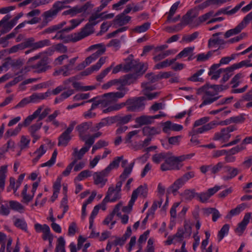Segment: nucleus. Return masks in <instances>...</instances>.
<instances>
[{
  "label": "nucleus",
  "mask_w": 252,
  "mask_h": 252,
  "mask_svg": "<svg viewBox=\"0 0 252 252\" xmlns=\"http://www.w3.org/2000/svg\"><path fill=\"white\" fill-rule=\"evenodd\" d=\"M177 52L175 49L168 50L158 52V60H162L171 55H173Z\"/></svg>",
  "instance_id": "59"
},
{
  "label": "nucleus",
  "mask_w": 252,
  "mask_h": 252,
  "mask_svg": "<svg viewBox=\"0 0 252 252\" xmlns=\"http://www.w3.org/2000/svg\"><path fill=\"white\" fill-rule=\"evenodd\" d=\"M234 70V68L232 66L223 69V72L224 73L222 79L220 82L221 83H224L226 82L233 75V72Z\"/></svg>",
  "instance_id": "43"
},
{
  "label": "nucleus",
  "mask_w": 252,
  "mask_h": 252,
  "mask_svg": "<svg viewBox=\"0 0 252 252\" xmlns=\"http://www.w3.org/2000/svg\"><path fill=\"white\" fill-rule=\"evenodd\" d=\"M71 70L65 65L63 66L60 69L54 72L55 75H58L59 74H62L63 76H67L70 74L69 71Z\"/></svg>",
  "instance_id": "62"
},
{
  "label": "nucleus",
  "mask_w": 252,
  "mask_h": 252,
  "mask_svg": "<svg viewBox=\"0 0 252 252\" xmlns=\"http://www.w3.org/2000/svg\"><path fill=\"white\" fill-rule=\"evenodd\" d=\"M122 181L117 183L116 187L111 186L109 187L105 196L106 200L108 199L110 202H114L121 198V188Z\"/></svg>",
  "instance_id": "8"
},
{
  "label": "nucleus",
  "mask_w": 252,
  "mask_h": 252,
  "mask_svg": "<svg viewBox=\"0 0 252 252\" xmlns=\"http://www.w3.org/2000/svg\"><path fill=\"white\" fill-rule=\"evenodd\" d=\"M229 229V225L228 224H224L221 229L219 231L218 237L219 241H220L228 232Z\"/></svg>",
  "instance_id": "57"
},
{
  "label": "nucleus",
  "mask_w": 252,
  "mask_h": 252,
  "mask_svg": "<svg viewBox=\"0 0 252 252\" xmlns=\"http://www.w3.org/2000/svg\"><path fill=\"white\" fill-rule=\"evenodd\" d=\"M193 155V154L176 157L169 152L160 153L158 154V163L163 160L164 161L160 165V169L163 171L179 170L183 166L181 162L186 159L190 158Z\"/></svg>",
  "instance_id": "1"
},
{
  "label": "nucleus",
  "mask_w": 252,
  "mask_h": 252,
  "mask_svg": "<svg viewBox=\"0 0 252 252\" xmlns=\"http://www.w3.org/2000/svg\"><path fill=\"white\" fill-rule=\"evenodd\" d=\"M183 27L181 23L172 27H167L165 28V30L169 33H173L180 31Z\"/></svg>",
  "instance_id": "63"
},
{
  "label": "nucleus",
  "mask_w": 252,
  "mask_h": 252,
  "mask_svg": "<svg viewBox=\"0 0 252 252\" xmlns=\"http://www.w3.org/2000/svg\"><path fill=\"white\" fill-rule=\"evenodd\" d=\"M225 165V164L222 162H219L216 164L211 165V174L216 175L220 171H222V173Z\"/></svg>",
  "instance_id": "36"
},
{
  "label": "nucleus",
  "mask_w": 252,
  "mask_h": 252,
  "mask_svg": "<svg viewBox=\"0 0 252 252\" xmlns=\"http://www.w3.org/2000/svg\"><path fill=\"white\" fill-rule=\"evenodd\" d=\"M106 169L99 172H96L93 174L94 184L99 185L100 188L103 187L107 182V177L109 174Z\"/></svg>",
  "instance_id": "12"
},
{
  "label": "nucleus",
  "mask_w": 252,
  "mask_h": 252,
  "mask_svg": "<svg viewBox=\"0 0 252 252\" xmlns=\"http://www.w3.org/2000/svg\"><path fill=\"white\" fill-rule=\"evenodd\" d=\"M198 32H195L191 34L184 35L182 38L181 42H185L186 43L190 42L197 38L199 35Z\"/></svg>",
  "instance_id": "52"
},
{
  "label": "nucleus",
  "mask_w": 252,
  "mask_h": 252,
  "mask_svg": "<svg viewBox=\"0 0 252 252\" xmlns=\"http://www.w3.org/2000/svg\"><path fill=\"white\" fill-rule=\"evenodd\" d=\"M126 90L123 92L120 91L116 92H111L104 94L103 95V99L101 100V104L104 107L109 108L110 106L115 104L119 99L122 98L125 96Z\"/></svg>",
  "instance_id": "7"
},
{
  "label": "nucleus",
  "mask_w": 252,
  "mask_h": 252,
  "mask_svg": "<svg viewBox=\"0 0 252 252\" xmlns=\"http://www.w3.org/2000/svg\"><path fill=\"white\" fill-rule=\"evenodd\" d=\"M230 6H228L225 8H221L216 13H214V17L219 16L221 14H224L227 15H232L234 14L233 9L229 10Z\"/></svg>",
  "instance_id": "60"
},
{
  "label": "nucleus",
  "mask_w": 252,
  "mask_h": 252,
  "mask_svg": "<svg viewBox=\"0 0 252 252\" xmlns=\"http://www.w3.org/2000/svg\"><path fill=\"white\" fill-rule=\"evenodd\" d=\"M252 20V11L246 15L243 20L235 28L228 30L224 34L225 38L239 33L249 22Z\"/></svg>",
  "instance_id": "9"
},
{
  "label": "nucleus",
  "mask_w": 252,
  "mask_h": 252,
  "mask_svg": "<svg viewBox=\"0 0 252 252\" xmlns=\"http://www.w3.org/2000/svg\"><path fill=\"white\" fill-rule=\"evenodd\" d=\"M57 154H58V151H57V149H55L52 154V157H51L50 159L48 161H47V162L41 164V167H45V166L51 167L52 166H53L56 162Z\"/></svg>",
  "instance_id": "53"
},
{
  "label": "nucleus",
  "mask_w": 252,
  "mask_h": 252,
  "mask_svg": "<svg viewBox=\"0 0 252 252\" xmlns=\"http://www.w3.org/2000/svg\"><path fill=\"white\" fill-rule=\"evenodd\" d=\"M212 17H214V12L213 11H210L209 12L200 16L198 18L196 19V23L195 24V25L198 26L201 23L207 21Z\"/></svg>",
  "instance_id": "35"
},
{
  "label": "nucleus",
  "mask_w": 252,
  "mask_h": 252,
  "mask_svg": "<svg viewBox=\"0 0 252 252\" xmlns=\"http://www.w3.org/2000/svg\"><path fill=\"white\" fill-rule=\"evenodd\" d=\"M202 93H203L202 97L203 101L199 106L200 108L202 107L204 105L212 104L218 100L221 96L217 94L215 91L214 90L213 85L206 84L198 89L197 94H200Z\"/></svg>",
  "instance_id": "4"
},
{
  "label": "nucleus",
  "mask_w": 252,
  "mask_h": 252,
  "mask_svg": "<svg viewBox=\"0 0 252 252\" xmlns=\"http://www.w3.org/2000/svg\"><path fill=\"white\" fill-rule=\"evenodd\" d=\"M222 32H218L215 33H214L212 35L211 38H210L208 40V47L209 48H212L215 46L216 45H219L220 47L221 46L224 45L226 42L219 37V35H222Z\"/></svg>",
  "instance_id": "18"
},
{
  "label": "nucleus",
  "mask_w": 252,
  "mask_h": 252,
  "mask_svg": "<svg viewBox=\"0 0 252 252\" xmlns=\"http://www.w3.org/2000/svg\"><path fill=\"white\" fill-rule=\"evenodd\" d=\"M92 175V171L89 170H85L81 171L75 178L74 182L82 181L85 178Z\"/></svg>",
  "instance_id": "50"
},
{
  "label": "nucleus",
  "mask_w": 252,
  "mask_h": 252,
  "mask_svg": "<svg viewBox=\"0 0 252 252\" xmlns=\"http://www.w3.org/2000/svg\"><path fill=\"white\" fill-rule=\"evenodd\" d=\"M57 15V14L52 10V8L44 12L42 15L43 17V21L42 22L41 25L39 26V27L40 28H42L46 26L48 23L55 18Z\"/></svg>",
  "instance_id": "20"
},
{
  "label": "nucleus",
  "mask_w": 252,
  "mask_h": 252,
  "mask_svg": "<svg viewBox=\"0 0 252 252\" xmlns=\"http://www.w3.org/2000/svg\"><path fill=\"white\" fill-rule=\"evenodd\" d=\"M137 78V75L136 74H129L124 76V77L117 79L118 87L116 89L120 91L121 92H124L126 90L125 95H126L129 89L126 87V86L130 85L133 83Z\"/></svg>",
  "instance_id": "10"
},
{
  "label": "nucleus",
  "mask_w": 252,
  "mask_h": 252,
  "mask_svg": "<svg viewBox=\"0 0 252 252\" xmlns=\"http://www.w3.org/2000/svg\"><path fill=\"white\" fill-rule=\"evenodd\" d=\"M30 139L26 136L22 135L21 137L19 146L21 150L28 148L30 143Z\"/></svg>",
  "instance_id": "55"
},
{
  "label": "nucleus",
  "mask_w": 252,
  "mask_h": 252,
  "mask_svg": "<svg viewBox=\"0 0 252 252\" xmlns=\"http://www.w3.org/2000/svg\"><path fill=\"white\" fill-rule=\"evenodd\" d=\"M71 133L65 130L59 137L58 144L59 146L65 147L68 144L71 139L70 134Z\"/></svg>",
  "instance_id": "28"
},
{
  "label": "nucleus",
  "mask_w": 252,
  "mask_h": 252,
  "mask_svg": "<svg viewBox=\"0 0 252 252\" xmlns=\"http://www.w3.org/2000/svg\"><path fill=\"white\" fill-rule=\"evenodd\" d=\"M51 92L47 91L45 93H34L30 96L32 102L35 103L46 99L51 95Z\"/></svg>",
  "instance_id": "30"
},
{
  "label": "nucleus",
  "mask_w": 252,
  "mask_h": 252,
  "mask_svg": "<svg viewBox=\"0 0 252 252\" xmlns=\"http://www.w3.org/2000/svg\"><path fill=\"white\" fill-rule=\"evenodd\" d=\"M184 230L182 228L179 229L177 232L173 236H169L165 241L167 245H171L172 243L180 242L183 240Z\"/></svg>",
  "instance_id": "23"
},
{
  "label": "nucleus",
  "mask_w": 252,
  "mask_h": 252,
  "mask_svg": "<svg viewBox=\"0 0 252 252\" xmlns=\"http://www.w3.org/2000/svg\"><path fill=\"white\" fill-rule=\"evenodd\" d=\"M204 71L203 69L198 70L195 73L188 78V80L192 82H203V79L202 78L199 77Z\"/></svg>",
  "instance_id": "54"
},
{
  "label": "nucleus",
  "mask_w": 252,
  "mask_h": 252,
  "mask_svg": "<svg viewBox=\"0 0 252 252\" xmlns=\"http://www.w3.org/2000/svg\"><path fill=\"white\" fill-rule=\"evenodd\" d=\"M73 149V152L72 153V156L74 157L73 160H75L76 163L78 160H80L83 158L84 155L89 150V147L84 146L79 151L78 150L77 148H74Z\"/></svg>",
  "instance_id": "27"
},
{
  "label": "nucleus",
  "mask_w": 252,
  "mask_h": 252,
  "mask_svg": "<svg viewBox=\"0 0 252 252\" xmlns=\"http://www.w3.org/2000/svg\"><path fill=\"white\" fill-rule=\"evenodd\" d=\"M88 8V6L86 4L81 7L76 6L64 11L63 13L65 15H70L71 16H74L78 13L85 12Z\"/></svg>",
  "instance_id": "26"
},
{
  "label": "nucleus",
  "mask_w": 252,
  "mask_h": 252,
  "mask_svg": "<svg viewBox=\"0 0 252 252\" xmlns=\"http://www.w3.org/2000/svg\"><path fill=\"white\" fill-rule=\"evenodd\" d=\"M146 98L144 96L133 97L129 98L125 102H121L119 104H115L109 108L103 110V113H107L112 111H115L126 106V109L130 112H138L143 110L145 108L144 101Z\"/></svg>",
  "instance_id": "2"
},
{
  "label": "nucleus",
  "mask_w": 252,
  "mask_h": 252,
  "mask_svg": "<svg viewBox=\"0 0 252 252\" xmlns=\"http://www.w3.org/2000/svg\"><path fill=\"white\" fill-rule=\"evenodd\" d=\"M218 125L217 122L212 121L198 128L193 126L191 130L189 132V135L194 136L197 134L203 133L215 128Z\"/></svg>",
  "instance_id": "13"
},
{
  "label": "nucleus",
  "mask_w": 252,
  "mask_h": 252,
  "mask_svg": "<svg viewBox=\"0 0 252 252\" xmlns=\"http://www.w3.org/2000/svg\"><path fill=\"white\" fill-rule=\"evenodd\" d=\"M147 69V65L134 60L132 55H129L125 60L123 70L126 72L133 71L138 76L143 74Z\"/></svg>",
  "instance_id": "5"
},
{
  "label": "nucleus",
  "mask_w": 252,
  "mask_h": 252,
  "mask_svg": "<svg viewBox=\"0 0 252 252\" xmlns=\"http://www.w3.org/2000/svg\"><path fill=\"white\" fill-rule=\"evenodd\" d=\"M10 212L8 201H4L0 203V215L8 216Z\"/></svg>",
  "instance_id": "42"
},
{
  "label": "nucleus",
  "mask_w": 252,
  "mask_h": 252,
  "mask_svg": "<svg viewBox=\"0 0 252 252\" xmlns=\"http://www.w3.org/2000/svg\"><path fill=\"white\" fill-rule=\"evenodd\" d=\"M240 172V170L237 168L225 165L222 176V179L224 181L231 180L235 177Z\"/></svg>",
  "instance_id": "14"
},
{
  "label": "nucleus",
  "mask_w": 252,
  "mask_h": 252,
  "mask_svg": "<svg viewBox=\"0 0 252 252\" xmlns=\"http://www.w3.org/2000/svg\"><path fill=\"white\" fill-rule=\"evenodd\" d=\"M68 7L65 5L63 0L57 1L53 4L52 9L58 14L59 12Z\"/></svg>",
  "instance_id": "48"
},
{
  "label": "nucleus",
  "mask_w": 252,
  "mask_h": 252,
  "mask_svg": "<svg viewBox=\"0 0 252 252\" xmlns=\"http://www.w3.org/2000/svg\"><path fill=\"white\" fill-rule=\"evenodd\" d=\"M64 31H68L67 29H64L62 31H61L57 32V33L52 37V39H60L63 40L64 41L67 42L68 41H72V40L70 39V36L71 34L68 35L67 37L65 36L63 33V32Z\"/></svg>",
  "instance_id": "51"
},
{
  "label": "nucleus",
  "mask_w": 252,
  "mask_h": 252,
  "mask_svg": "<svg viewBox=\"0 0 252 252\" xmlns=\"http://www.w3.org/2000/svg\"><path fill=\"white\" fill-rule=\"evenodd\" d=\"M9 182V186L7 188L8 191H10L11 189H13L14 191V194L15 195H18V194L17 193V190L20 186H18V185L16 184L15 179L14 178L11 177L10 178Z\"/></svg>",
  "instance_id": "56"
},
{
  "label": "nucleus",
  "mask_w": 252,
  "mask_h": 252,
  "mask_svg": "<svg viewBox=\"0 0 252 252\" xmlns=\"http://www.w3.org/2000/svg\"><path fill=\"white\" fill-rule=\"evenodd\" d=\"M114 63H112L109 67L105 68L103 70H102L96 77V79L97 81L100 82L102 80V79L105 77L108 73L112 69Z\"/></svg>",
  "instance_id": "61"
},
{
  "label": "nucleus",
  "mask_w": 252,
  "mask_h": 252,
  "mask_svg": "<svg viewBox=\"0 0 252 252\" xmlns=\"http://www.w3.org/2000/svg\"><path fill=\"white\" fill-rule=\"evenodd\" d=\"M9 19L10 17L8 15H6L0 21V32L1 34L7 33L11 30L8 23Z\"/></svg>",
  "instance_id": "29"
},
{
  "label": "nucleus",
  "mask_w": 252,
  "mask_h": 252,
  "mask_svg": "<svg viewBox=\"0 0 252 252\" xmlns=\"http://www.w3.org/2000/svg\"><path fill=\"white\" fill-rule=\"evenodd\" d=\"M48 64L47 58H43L36 63L30 65L28 68L26 67L25 69L28 71L32 70L36 73H42L46 72L50 68Z\"/></svg>",
  "instance_id": "11"
},
{
  "label": "nucleus",
  "mask_w": 252,
  "mask_h": 252,
  "mask_svg": "<svg viewBox=\"0 0 252 252\" xmlns=\"http://www.w3.org/2000/svg\"><path fill=\"white\" fill-rule=\"evenodd\" d=\"M28 188L29 187L28 185H25L24 188L21 193V195L22 196V202L27 204H28L31 200H32L33 197V195L27 194V190Z\"/></svg>",
  "instance_id": "37"
},
{
  "label": "nucleus",
  "mask_w": 252,
  "mask_h": 252,
  "mask_svg": "<svg viewBox=\"0 0 252 252\" xmlns=\"http://www.w3.org/2000/svg\"><path fill=\"white\" fill-rule=\"evenodd\" d=\"M131 17L129 16L120 14L116 16L114 20V26L116 27L118 26H123L126 25L131 20Z\"/></svg>",
  "instance_id": "24"
},
{
  "label": "nucleus",
  "mask_w": 252,
  "mask_h": 252,
  "mask_svg": "<svg viewBox=\"0 0 252 252\" xmlns=\"http://www.w3.org/2000/svg\"><path fill=\"white\" fill-rule=\"evenodd\" d=\"M96 50V52L93 55L96 58V59L101 55L104 54L106 51V48L103 44H97L90 46L88 51Z\"/></svg>",
  "instance_id": "25"
},
{
  "label": "nucleus",
  "mask_w": 252,
  "mask_h": 252,
  "mask_svg": "<svg viewBox=\"0 0 252 252\" xmlns=\"http://www.w3.org/2000/svg\"><path fill=\"white\" fill-rule=\"evenodd\" d=\"M42 125V123L37 120L35 124L31 126L28 128V131L31 136L33 138V143H35L41 137V136L37 132L41 128Z\"/></svg>",
  "instance_id": "17"
},
{
  "label": "nucleus",
  "mask_w": 252,
  "mask_h": 252,
  "mask_svg": "<svg viewBox=\"0 0 252 252\" xmlns=\"http://www.w3.org/2000/svg\"><path fill=\"white\" fill-rule=\"evenodd\" d=\"M123 158V157H117L115 158L112 162H111L106 168V170H107L108 172H110L111 171L115 168L118 167L119 165L120 162Z\"/></svg>",
  "instance_id": "41"
},
{
  "label": "nucleus",
  "mask_w": 252,
  "mask_h": 252,
  "mask_svg": "<svg viewBox=\"0 0 252 252\" xmlns=\"http://www.w3.org/2000/svg\"><path fill=\"white\" fill-rule=\"evenodd\" d=\"M245 207L246 204L244 203H242L238 205L235 208L230 210L229 214L227 215L226 218L227 219H230L232 216L239 214L242 211L245 209Z\"/></svg>",
  "instance_id": "38"
},
{
  "label": "nucleus",
  "mask_w": 252,
  "mask_h": 252,
  "mask_svg": "<svg viewBox=\"0 0 252 252\" xmlns=\"http://www.w3.org/2000/svg\"><path fill=\"white\" fill-rule=\"evenodd\" d=\"M8 203L10 209H11L18 212H21L24 210V206L17 201L11 200L8 202Z\"/></svg>",
  "instance_id": "49"
},
{
  "label": "nucleus",
  "mask_w": 252,
  "mask_h": 252,
  "mask_svg": "<svg viewBox=\"0 0 252 252\" xmlns=\"http://www.w3.org/2000/svg\"><path fill=\"white\" fill-rule=\"evenodd\" d=\"M197 16V13L195 10H190L184 16H183L181 23L184 26L189 25L191 27H197L195 26V18Z\"/></svg>",
  "instance_id": "15"
},
{
  "label": "nucleus",
  "mask_w": 252,
  "mask_h": 252,
  "mask_svg": "<svg viewBox=\"0 0 252 252\" xmlns=\"http://www.w3.org/2000/svg\"><path fill=\"white\" fill-rule=\"evenodd\" d=\"M216 51L217 50L210 51L208 52L207 54L201 53L198 54L195 57V58H196L197 61L199 62H204L207 61L211 57H212L213 53Z\"/></svg>",
  "instance_id": "40"
},
{
  "label": "nucleus",
  "mask_w": 252,
  "mask_h": 252,
  "mask_svg": "<svg viewBox=\"0 0 252 252\" xmlns=\"http://www.w3.org/2000/svg\"><path fill=\"white\" fill-rule=\"evenodd\" d=\"M134 165V162L131 163L128 167L125 168L123 173L120 176V178L122 181V183L131 174L133 167Z\"/></svg>",
  "instance_id": "39"
},
{
  "label": "nucleus",
  "mask_w": 252,
  "mask_h": 252,
  "mask_svg": "<svg viewBox=\"0 0 252 252\" xmlns=\"http://www.w3.org/2000/svg\"><path fill=\"white\" fill-rule=\"evenodd\" d=\"M197 193L195 192L194 189H186L183 193L185 198L187 200H190L195 196H196Z\"/></svg>",
  "instance_id": "64"
},
{
  "label": "nucleus",
  "mask_w": 252,
  "mask_h": 252,
  "mask_svg": "<svg viewBox=\"0 0 252 252\" xmlns=\"http://www.w3.org/2000/svg\"><path fill=\"white\" fill-rule=\"evenodd\" d=\"M145 77L149 80V82L145 84V89L146 90H153L156 88V87H151L150 85L151 83H154L157 81L158 77L157 75L153 73H148L146 75Z\"/></svg>",
  "instance_id": "33"
},
{
  "label": "nucleus",
  "mask_w": 252,
  "mask_h": 252,
  "mask_svg": "<svg viewBox=\"0 0 252 252\" xmlns=\"http://www.w3.org/2000/svg\"><path fill=\"white\" fill-rule=\"evenodd\" d=\"M51 45V42L49 39H43L35 42L34 50L43 48L45 46H48Z\"/></svg>",
  "instance_id": "58"
},
{
  "label": "nucleus",
  "mask_w": 252,
  "mask_h": 252,
  "mask_svg": "<svg viewBox=\"0 0 252 252\" xmlns=\"http://www.w3.org/2000/svg\"><path fill=\"white\" fill-rule=\"evenodd\" d=\"M103 14V13L93 14L89 18V23L85 25L80 32L71 34L70 39L72 40V41L77 42L92 33L93 26L99 22V21H96V20L101 17Z\"/></svg>",
  "instance_id": "3"
},
{
  "label": "nucleus",
  "mask_w": 252,
  "mask_h": 252,
  "mask_svg": "<svg viewBox=\"0 0 252 252\" xmlns=\"http://www.w3.org/2000/svg\"><path fill=\"white\" fill-rule=\"evenodd\" d=\"M147 187L146 185H141L138 187L136 189L134 190L132 193L130 203L136 201L138 195L145 197L147 196Z\"/></svg>",
  "instance_id": "21"
},
{
  "label": "nucleus",
  "mask_w": 252,
  "mask_h": 252,
  "mask_svg": "<svg viewBox=\"0 0 252 252\" xmlns=\"http://www.w3.org/2000/svg\"><path fill=\"white\" fill-rule=\"evenodd\" d=\"M185 182L181 177L172 184L169 188V190L173 193H176L179 189L182 188L185 184Z\"/></svg>",
  "instance_id": "32"
},
{
  "label": "nucleus",
  "mask_w": 252,
  "mask_h": 252,
  "mask_svg": "<svg viewBox=\"0 0 252 252\" xmlns=\"http://www.w3.org/2000/svg\"><path fill=\"white\" fill-rule=\"evenodd\" d=\"M14 224L16 227L25 231H27V224L24 219H15Z\"/></svg>",
  "instance_id": "47"
},
{
  "label": "nucleus",
  "mask_w": 252,
  "mask_h": 252,
  "mask_svg": "<svg viewBox=\"0 0 252 252\" xmlns=\"http://www.w3.org/2000/svg\"><path fill=\"white\" fill-rule=\"evenodd\" d=\"M96 60V58L92 54V55L87 57L85 59V61L79 64L78 65L77 68L79 70L82 69Z\"/></svg>",
  "instance_id": "46"
},
{
  "label": "nucleus",
  "mask_w": 252,
  "mask_h": 252,
  "mask_svg": "<svg viewBox=\"0 0 252 252\" xmlns=\"http://www.w3.org/2000/svg\"><path fill=\"white\" fill-rule=\"evenodd\" d=\"M158 194H160V195L159 200H158V207H160L162 203L163 200H164V199L165 200V202L161 209V212L163 214H164V213L166 212L168 204V196L167 194H164L165 191V188L161 187L159 184H158Z\"/></svg>",
  "instance_id": "19"
},
{
  "label": "nucleus",
  "mask_w": 252,
  "mask_h": 252,
  "mask_svg": "<svg viewBox=\"0 0 252 252\" xmlns=\"http://www.w3.org/2000/svg\"><path fill=\"white\" fill-rule=\"evenodd\" d=\"M231 137V134L227 133L224 128H222L220 132H216L213 138L214 140H220L227 141Z\"/></svg>",
  "instance_id": "31"
},
{
  "label": "nucleus",
  "mask_w": 252,
  "mask_h": 252,
  "mask_svg": "<svg viewBox=\"0 0 252 252\" xmlns=\"http://www.w3.org/2000/svg\"><path fill=\"white\" fill-rule=\"evenodd\" d=\"M194 50V47H188L185 48L182 51H181L175 57L176 60L183 57H187L190 55H192L193 52Z\"/></svg>",
  "instance_id": "34"
},
{
  "label": "nucleus",
  "mask_w": 252,
  "mask_h": 252,
  "mask_svg": "<svg viewBox=\"0 0 252 252\" xmlns=\"http://www.w3.org/2000/svg\"><path fill=\"white\" fill-rule=\"evenodd\" d=\"M151 24L146 22L140 26L135 27L132 31L135 33H140L146 32L150 27Z\"/></svg>",
  "instance_id": "45"
},
{
  "label": "nucleus",
  "mask_w": 252,
  "mask_h": 252,
  "mask_svg": "<svg viewBox=\"0 0 252 252\" xmlns=\"http://www.w3.org/2000/svg\"><path fill=\"white\" fill-rule=\"evenodd\" d=\"M51 110L49 107L44 108L43 105L40 106L31 115L29 116L26 118L24 122L25 126L29 125L37 117L38 118V120L41 121L44 119L51 112Z\"/></svg>",
  "instance_id": "6"
},
{
  "label": "nucleus",
  "mask_w": 252,
  "mask_h": 252,
  "mask_svg": "<svg viewBox=\"0 0 252 252\" xmlns=\"http://www.w3.org/2000/svg\"><path fill=\"white\" fill-rule=\"evenodd\" d=\"M158 119V115L155 116H147L142 115L140 117H137L135 119L136 123L138 124L139 126H143L146 125L151 124L154 122V120Z\"/></svg>",
  "instance_id": "22"
},
{
  "label": "nucleus",
  "mask_w": 252,
  "mask_h": 252,
  "mask_svg": "<svg viewBox=\"0 0 252 252\" xmlns=\"http://www.w3.org/2000/svg\"><path fill=\"white\" fill-rule=\"evenodd\" d=\"M65 242L63 237H60L57 240V243L55 252H65Z\"/></svg>",
  "instance_id": "44"
},
{
  "label": "nucleus",
  "mask_w": 252,
  "mask_h": 252,
  "mask_svg": "<svg viewBox=\"0 0 252 252\" xmlns=\"http://www.w3.org/2000/svg\"><path fill=\"white\" fill-rule=\"evenodd\" d=\"M92 123L91 122H83L76 127V130L78 133L80 139L82 141H85L87 138L86 134L88 130L91 127Z\"/></svg>",
  "instance_id": "16"
}]
</instances>
